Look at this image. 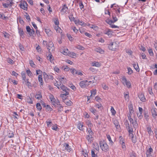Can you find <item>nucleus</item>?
Wrapping results in <instances>:
<instances>
[{"instance_id": "obj_59", "label": "nucleus", "mask_w": 157, "mask_h": 157, "mask_svg": "<svg viewBox=\"0 0 157 157\" xmlns=\"http://www.w3.org/2000/svg\"><path fill=\"white\" fill-rule=\"evenodd\" d=\"M82 154L85 157H86V156H87L88 154L86 151V152H85V151H82Z\"/></svg>"}, {"instance_id": "obj_17", "label": "nucleus", "mask_w": 157, "mask_h": 157, "mask_svg": "<svg viewBox=\"0 0 157 157\" xmlns=\"http://www.w3.org/2000/svg\"><path fill=\"white\" fill-rule=\"evenodd\" d=\"M153 151V149L151 147L149 148L148 150L146 152L147 157H149L150 156V155Z\"/></svg>"}, {"instance_id": "obj_36", "label": "nucleus", "mask_w": 157, "mask_h": 157, "mask_svg": "<svg viewBox=\"0 0 157 157\" xmlns=\"http://www.w3.org/2000/svg\"><path fill=\"white\" fill-rule=\"evenodd\" d=\"M60 96L62 98L63 101L66 100L67 98V96H65L63 94H60Z\"/></svg>"}, {"instance_id": "obj_43", "label": "nucleus", "mask_w": 157, "mask_h": 157, "mask_svg": "<svg viewBox=\"0 0 157 157\" xmlns=\"http://www.w3.org/2000/svg\"><path fill=\"white\" fill-rule=\"evenodd\" d=\"M79 4L80 8L82 10V9L84 8V6L82 4V1H79Z\"/></svg>"}, {"instance_id": "obj_3", "label": "nucleus", "mask_w": 157, "mask_h": 157, "mask_svg": "<svg viewBox=\"0 0 157 157\" xmlns=\"http://www.w3.org/2000/svg\"><path fill=\"white\" fill-rule=\"evenodd\" d=\"M119 46L117 42H111L109 46V49L112 51H115Z\"/></svg>"}, {"instance_id": "obj_24", "label": "nucleus", "mask_w": 157, "mask_h": 157, "mask_svg": "<svg viewBox=\"0 0 157 157\" xmlns=\"http://www.w3.org/2000/svg\"><path fill=\"white\" fill-rule=\"evenodd\" d=\"M20 7L23 9L25 10L27 8V3L25 2V3H24L23 4H21L20 5Z\"/></svg>"}, {"instance_id": "obj_57", "label": "nucleus", "mask_w": 157, "mask_h": 157, "mask_svg": "<svg viewBox=\"0 0 157 157\" xmlns=\"http://www.w3.org/2000/svg\"><path fill=\"white\" fill-rule=\"evenodd\" d=\"M91 155L92 157H95V156H97V155L95 154L94 150L91 151Z\"/></svg>"}, {"instance_id": "obj_19", "label": "nucleus", "mask_w": 157, "mask_h": 157, "mask_svg": "<svg viewBox=\"0 0 157 157\" xmlns=\"http://www.w3.org/2000/svg\"><path fill=\"white\" fill-rule=\"evenodd\" d=\"M128 108L129 109V113L130 114L132 113L133 112V108L132 105V104H130L128 106Z\"/></svg>"}, {"instance_id": "obj_2", "label": "nucleus", "mask_w": 157, "mask_h": 157, "mask_svg": "<svg viewBox=\"0 0 157 157\" xmlns=\"http://www.w3.org/2000/svg\"><path fill=\"white\" fill-rule=\"evenodd\" d=\"M87 131L88 132V135L86 136V138L89 142L91 143L92 142V139L93 138V136L94 133L90 128H89L88 129H87Z\"/></svg>"}, {"instance_id": "obj_14", "label": "nucleus", "mask_w": 157, "mask_h": 157, "mask_svg": "<svg viewBox=\"0 0 157 157\" xmlns=\"http://www.w3.org/2000/svg\"><path fill=\"white\" fill-rule=\"evenodd\" d=\"M113 122L116 128L117 129H119L120 126L119 125V123L116 120H114L113 121Z\"/></svg>"}, {"instance_id": "obj_44", "label": "nucleus", "mask_w": 157, "mask_h": 157, "mask_svg": "<svg viewBox=\"0 0 157 157\" xmlns=\"http://www.w3.org/2000/svg\"><path fill=\"white\" fill-rule=\"evenodd\" d=\"M111 111L113 115H114L116 113V111L115 110L114 108L112 107L111 108Z\"/></svg>"}, {"instance_id": "obj_8", "label": "nucleus", "mask_w": 157, "mask_h": 157, "mask_svg": "<svg viewBox=\"0 0 157 157\" xmlns=\"http://www.w3.org/2000/svg\"><path fill=\"white\" fill-rule=\"evenodd\" d=\"M64 147H65V148L66 150L68 152H70L72 150L71 148L70 147V146H69L68 144L67 143H65L63 145Z\"/></svg>"}, {"instance_id": "obj_42", "label": "nucleus", "mask_w": 157, "mask_h": 157, "mask_svg": "<svg viewBox=\"0 0 157 157\" xmlns=\"http://www.w3.org/2000/svg\"><path fill=\"white\" fill-rule=\"evenodd\" d=\"M50 97L52 103L56 101V100L52 95H51Z\"/></svg>"}, {"instance_id": "obj_25", "label": "nucleus", "mask_w": 157, "mask_h": 157, "mask_svg": "<svg viewBox=\"0 0 157 157\" xmlns=\"http://www.w3.org/2000/svg\"><path fill=\"white\" fill-rule=\"evenodd\" d=\"M64 102L67 106L71 105L72 103V102L70 100L68 101L65 100L64 101Z\"/></svg>"}, {"instance_id": "obj_53", "label": "nucleus", "mask_w": 157, "mask_h": 157, "mask_svg": "<svg viewBox=\"0 0 157 157\" xmlns=\"http://www.w3.org/2000/svg\"><path fill=\"white\" fill-rule=\"evenodd\" d=\"M132 142L133 143H135L136 141V138L134 136H132Z\"/></svg>"}, {"instance_id": "obj_38", "label": "nucleus", "mask_w": 157, "mask_h": 157, "mask_svg": "<svg viewBox=\"0 0 157 157\" xmlns=\"http://www.w3.org/2000/svg\"><path fill=\"white\" fill-rule=\"evenodd\" d=\"M106 136L107 137V138L108 139V140L110 142V143L111 144H112L113 142L111 140L110 136L109 135H107Z\"/></svg>"}, {"instance_id": "obj_63", "label": "nucleus", "mask_w": 157, "mask_h": 157, "mask_svg": "<svg viewBox=\"0 0 157 157\" xmlns=\"http://www.w3.org/2000/svg\"><path fill=\"white\" fill-rule=\"evenodd\" d=\"M102 87L105 90H107L108 89V87L105 85H102Z\"/></svg>"}, {"instance_id": "obj_13", "label": "nucleus", "mask_w": 157, "mask_h": 157, "mask_svg": "<svg viewBox=\"0 0 157 157\" xmlns=\"http://www.w3.org/2000/svg\"><path fill=\"white\" fill-rule=\"evenodd\" d=\"M129 121L132 124L134 127H136L138 126V123L137 121L136 120H135V123L134 122L132 118L129 119Z\"/></svg>"}, {"instance_id": "obj_34", "label": "nucleus", "mask_w": 157, "mask_h": 157, "mask_svg": "<svg viewBox=\"0 0 157 157\" xmlns=\"http://www.w3.org/2000/svg\"><path fill=\"white\" fill-rule=\"evenodd\" d=\"M36 107L38 110L40 111L42 109V107L39 103H37L36 104Z\"/></svg>"}, {"instance_id": "obj_64", "label": "nucleus", "mask_w": 157, "mask_h": 157, "mask_svg": "<svg viewBox=\"0 0 157 157\" xmlns=\"http://www.w3.org/2000/svg\"><path fill=\"white\" fill-rule=\"evenodd\" d=\"M130 157H136L135 153L133 152H132L131 154Z\"/></svg>"}, {"instance_id": "obj_49", "label": "nucleus", "mask_w": 157, "mask_h": 157, "mask_svg": "<svg viewBox=\"0 0 157 157\" xmlns=\"http://www.w3.org/2000/svg\"><path fill=\"white\" fill-rule=\"evenodd\" d=\"M126 52L130 55H132L133 52L131 50H127Z\"/></svg>"}, {"instance_id": "obj_45", "label": "nucleus", "mask_w": 157, "mask_h": 157, "mask_svg": "<svg viewBox=\"0 0 157 157\" xmlns=\"http://www.w3.org/2000/svg\"><path fill=\"white\" fill-rule=\"evenodd\" d=\"M26 73H27L28 75L30 77L33 76V74L32 72L29 70L26 71Z\"/></svg>"}, {"instance_id": "obj_33", "label": "nucleus", "mask_w": 157, "mask_h": 157, "mask_svg": "<svg viewBox=\"0 0 157 157\" xmlns=\"http://www.w3.org/2000/svg\"><path fill=\"white\" fill-rule=\"evenodd\" d=\"M127 93L125 94H124V98L126 100L128 101L129 100V93L128 92H127Z\"/></svg>"}, {"instance_id": "obj_5", "label": "nucleus", "mask_w": 157, "mask_h": 157, "mask_svg": "<svg viewBox=\"0 0 157 157\" xmlns=\"http://www.w3.org/2000/svg\"><path fill=\"white\" fill-rule=\"evenodd\" d=\"M87 80L82 81L79 83V84L82 88H85L89 85V84H87Z\"/></svg>"}, {"instance_id": "obj_51", "label": "nucleus", "mask_w": 157, "mask_h": 157, "mask_svg": "<svg viewBox=\"0 0 157 157\" xmlns=\"http://www.w3.org/2000/svg\"><path fill=\"white\" fill-rule=\"evenodd\" d=\"M148 52L151 56H153L154 55V53L153 52L152 50L151 49H150L148 50Z\"/></svg>"}, {"instance_id": "obj_41", "label": "nucleus", "mask_w": 157, "mask_h": 157, "mask_svg": "<svg viewBox=\"0 0 157 157\" xmlns=\"http://www.w3.org/2000/svg\"><path fill=\"white\" fill-rule=\"evenodd\" d=\"M25 16L26 18L28 20V21L29 22L30 21V16L28 13H26V15H25Z\"/></svg>"}, {"instance_id": "obj_9", "label": "nucleus", "mask_w": 157, "mask_h": 157, "mask_svg": "<svg viewBox=\"0 0 157 157\" xmlns=\"http://www.w3.org/2000/svg\"><path fill=\"white\" fill-rule=\"evenodd\" d=\"M61 90H62L63 91H70V89L67 87L64 86L63 84H62L61 86H60V88Z\"/></svg>"}, {"instance_id": "obj_62", "label": "nucleus", "mask_w": 157, "mask_h": 157, "mask_svg": "<svg viewBox=\"0 0 157 157\" xmlns=\"http://www.w3.org/2000/svg\"><path fill=\"white\" fill-rule=\"evenodd\" d=\"M72 29L75 33H77L78 32V30L76 29V28L75 27L72 28Z\"/></svg>"}, {"instance_id": "obj_18", "label": "nucleus", "mask_w": 157, "mask_h": 157, "mask_svg": "<svg viewBox=\"0 0 157 157\" xmlns=\"http://www.w3.org/2000/svg\"><path fill=\"white\" fill-rule=\"evenodd\" d=\"M83 125L81 123H79L78 124V128L80 130L82 131L84 128H83Z\"/></svg>"}, {"instance_id": "obj_54", "label": "nucleus", "mask_w": 157, "mask_h": 157, "mask_svg": "<svg viewBox=\"0 0 157 157\" xmlns=\"http://www.w3.org/2000/svg\"><path fill=\"white\" fill-rule=\"evenodd\" d=\"M63 54L66 55L67 54L69 53V51L67 49H65L64 51L63 52Z\"/></svg>"}, {"instance_id": "obj_15", "label": "nucleus", "mask_w": 157, "mask_h": 157, "mask_svg": "<svg viewBox=\"0 0 157 157\" xmlns=\"http://www.w3.org/2000/svg\"><path fill=\"white\" fill-rule=\"evenodd\" d=\"M59 80L61 83L63 82V83H66L67 82V80L66 78L64 77H62L61 76L59 77Z\"/></svg>"}, {"instance_id": "obj_46", "label": "nucleus", "mask_w": 157, "mask_h": 157, "mask_svg": "<svg viewBox=\"0 0 157 157\" xmlns=\"http://www.w3.org/2000/svg\"><path fill=\"white\" fill-rule=\"evenodd\" d=\"M21 75L23 78V79L24 80H25L26 79V75L24 72H22L21 73Z\"/></svg>"}, {"instance_id": "obj_29", "label": "nucleus", "mask_w": 157, "mask_h": 157, "mask_svg": "<svg viewBox=\"0 0 157 157\" xmlns=\"http://www.w3.org/2000/svg\"><path fill=\"white\" fill-rule=\"evenodd\" d=\"M86 124L88 125V127L89 128H91L93 126L92 124L91 123V122L89 121L88 120L86 122Z\"/></svg>"}, {"instance_id": "obj_16", "label": "nucleus", "mask_w": 157, "mask_h": 157, "mask_svg": "<svg viewBox=\"0 0 157 157\" xmlns=\"http://www.w3.org/2000/svg\"><path fill=\"white\" fill-rule=\"evenodd\" d=\"M139 97L140 100L143 101H144L145 100V98L144 95L143 94H141L139 95Z\"/></svg>"}, {"instance_id": "obj_48", "label": "nucleus", "mask_w": 157, "mask_h": 157, "mask_svg": "<svg viewBox=\"0 0 157 157\" xmlns=\"http://www.w3.org/2000/svg\"><path fill=\"white\" fill-rule=\"evenodd\" d=\"M128 73L129 75H131L133 73V71L132 70L131 68L129 67L128 68Z\"/></svg>"}, {"instance_id": "obj_1", "label": "nucleus", "mask_w": 157, "mask_h": 157, "mask_svg": "<svg viewBox=\"0 0 157 157\" xmlns=\"http://www.w3.org/2000/svg\"><path fill=\"white\" fill-rule=\"evenodd\" d=\"M101 149L105 152H107L109 150V146L104 141H101L99 143Z\"/></svg>"}, {"instance_id": "obj_20", "label": "nucleus", "mask_w": 157, "mask_h": 157, "mask_svg": "<svg viewBox=\"0 0 157 157\" xmlns=\"http://www.w3.org/2000/svg\"><path fill=\"white\" fill-rule=\"evenodd\" d=\"M45 32L48 36H50L52 34V32L51 30L48 29H45Z\"/></svg>"}, {"instance_id": "obj_27", "label": "nucleus", "mask_w": 157, "mask_h": 157, "mask_svg": "<svg viewBox=\"0 0 157 157\" xmlns=\"http://www.w3.org/2000/svg\"><path fill=\"white\" fill-rule=\"evenodd\" d=\"M55 29L56 30V32L57 33H62V30L58 26H56V27L55 28Z\"/></svg>"}, {"instance_id": "obj_28", "label": "nucleus", "mask_w": 157, "mask_h": 157, "mask_svg": "<svg viewBox=\"0 0 157 157\" xmlns=\"http://www.w3.org/2000/svg\"><path fill=\"white\" fill-rule=\"evenodd\" d=\"M38 80L39 82H40V84L42 85L43 83V79L42 78V76L41 75H39L38 76Z\"/></svg>"}, {"instance_id": "obj_58", "label": "nucleus", "mask_w": 157, "mask_h": 157, "mask_svg": "<svg viewBox=\"0 0 157 157\" xmlns=\"http://www.w3.org/2000/svg\"><path fill=\"white\" fill-rule=\"evenodd\" d=\"M12 75L15 77H17L18 75V74L14 71H13L12 72Z\"/></svg>"}, {"instance_id": "obj_30", "label": "nucleus", "mask_w": 157, "mask_h": 157, "mask_svg": "<svg viewBox=\"0 0 157 157\" xmlns=\"http://www.w3.org/2000/svg\"><path fill=\"white\" fill-rule=\"evenodd\" d=\"M133 65L134 69L136 70V71L137 72H139L140 71V69L138 65H136L135 64H133Z\"/></svg>"}, {"instance_id": "obj_4", "label": "nucleus", "mask_w": 157, "mask_h": 157, "mask_svg": "<svg viewBox=\"0 0 157 157\" xmlns=\"http://www.w3.org/2000/svg\"><path fill=\"white\" fill-rule=\"evenodd\" d=\"M48 49V50L49 52L51 51H52L54 49V46L53 43L52 42H49L47 45Z\"/></svg>"}, {"instance_id": "obj_56", "label": "nucleus", "mask_w": 157, "mask_h": 157, "mask_svg": "<svg viewBox=\"0 0 157 157\" xmlns=\"http://www.w3.org/2000/svg\"><path fill=\"white\" fill-rule=\"evenodd\" d=\"M91 95H95L96 93V90H94L91 91Z\"/></svg>"}, {"instance_id": "obj_23", "label": "nucleus", "mask_w": 157, "mask_h": 157, "mask_svg": "<svg viewBox=\"0 0 157 157\" xmlns=\"http://www.w3.org/2000/svg\"><path fill=\"white\" fill-rule=\"evenodd\" d=\"M92 64V66L96 67H99L101 65L100 63L98 62H94Z\"/></svg>"}, {"instance_id": "obj_26", "label": "nucleus", "mask_w": 157, "mask_h": 157, "mask_svg": "<svg viewBox=\"0 0 157 157\" xmlns=\"http://www.w3.org/2000/svg\"><path fill=\"white\" fill-rule=\"evenodd\" d=\"M47 59L48 60H50L51 63H52L54 59L52 55L50 54H49L48 55V56L47 57Z\"/></svg>"}, {"instance_id": "obj_37", "label": "nucleus", "mask_w": 157, "mask_h": 157, "mask_svg": "<svg viewBox=\"0 0 157 157\" xmlns=\"http://www.w3.org/2000/svg\"><path fill=\"white\" fill-rule=\"evenodd\" d=\"M71 72L72 74H73L74 75H75L77 73V71L75 69H71Z\"/></svg>"}, {"instance_id": "obj_22", "label": "nucleus", "mask_w": 157, "mask_h": 157, "mask_svg": "<svg viewBox=\"0 0 157 157\" xmlns=\"http://www.w3.org/2000/svg\"><path fill=\"white\" fill-rule=\"evenodd\" d=\"M95 51L97 52H99L101 54H102L104 52V51L102 50L100 48H96L95 49Z\"/></svg>"}, {"instance_id": "obj_12", "label": "nucleus", "mask_w": 157, "mask_h": 157, "mask_svg": "<svg viewBox=\"0 0 157 157\" xmlns=\"http://www.w3.org/2000/svg\"><path fill=\"white\" fill-rule=\"evenodd\" d=\"M12 2H10V3H2V6L4 7V8H8L11 7L12 6Z\"/></svg>"}, {"instance_id": "obj_7", "label": "nucleus", "mask_w": 157, "mask_h": 157, "mask_svg": "<svg viewBox=\"0 0 157 157\" xmlns=\"http://www.w3.org/2000/svg\"><path fill=\"white\" fill-rule=\"evenodd\" d=\"M106 22L108 24H109L111 25V27L112 28L117 29H118L119 28L118 26L112 24L114 22H113V21L112 20L108 19L106 21Z\"/></svg>"}, {"instance_id": "obj_21", "label": "nucleus", "mask_w": 157, "mask_h": 157, "mask_svg": "<svg viewBox=\"0 0 157 157\" xmlns=\"http://www.w3.org/2000/svg\"><path fill=\"white\" fill-rule=\"evenodd\" d=\"M35 97L37 99H40L42 98V95L41 93L40 92H38L37 93V94L35 95Z\"/></svg>"}, {"instance_id": "obj_61", "label": "nucleus", "mask_w": 157, "mask_h": 157, "mask_svg": "<svg viewBox=\"0 0 157 157\" xmlns=\"http://www.w3.org/2000/svg\"><path fill=\"white\" fill-rule=\"evenodd\" d=\"M148 91L149 92V94H153V92L152 91V89L151 88H148Z\"/></svg>"}, {"instance_id": "obj_6", "label": "nucleus", "mask_w": 157, "mask_h": 157, "mask_svg": "<svg viewBox=\"0 0 157 157\" xmlns=\"http://www.w3.org/2000/svg\"><path fill=\"white\" fill-rule=\"evenodd\" d=\"M26 29L29 34L31 36L33 35L35 32L33 29V28L32 29H31L29 26L26 27Z\"/></svg>"}, {"instance_id": "obj_60", "label": "nucleus", "mask_w": 157, "mask_h": 157, "mask_svg": "<svg viewBox=\"0 0 157 157\" xmlns=\"http://www.w3.org/2000/svg\"><path fill=\"white\" fill-rule=\"evenodd\" d=\"M13 133H9V134L8 135V137L9 138H12L13 136Z\"/></svg>"}, {"instance_id": "obj_47", "label": "nucleus", "mask_w": 157, "mask_h": 157, "mask_svg": "<svg viewBox=\"0 0 157 157\" xmlns=\"http://www.w3.org/2000/svg\"><path fill=\"white\" fill-rule=\"evenodd\" d=\"M78 49H79V50H83L84 49V47H83V46H81V45H78L77 47H76Z\"/></svg>"}, {"instance_id": "obj_11", "label": "nucleus", "mask_w": 157, "mask_h": 157, "mask_svg": "<svg viewBox=\"0 0 157 157\" xmlns=\"http://www.w3.org/2000/svg\"><path fill=\"white\" fill-rule=\"evenodd\" d=\"M18 32L20 34V36L22 38L24 37V32L22 29L21 28H18Z\"/></svg>"}, {"instance_id": "obj_32", "label": "nucleus", "mask_w": 157, "mask_h": 157, "mask_svg": "<svg viewBox=\"0 0 157 157\" xmlns=\"http://www.w3.org/2000/svg\"><path fill=\"white\" fill-rule=\"evenodd\" d=\"M151 113L153 116V117L154 118H156V117L157 116V114L156 111L155 109H153L151 110Z\"/></svg>"}, {"instance_id": "obj_55", "label": "nucleus", "mask_w": 157, "mask_h": 157, "mask_svg": "<svg viewBox=\"0 0 157 157\" xmlns=\"http://www.w3.org/2000/svg\"><path fill=\"white\" fill-rule=\"evenodd\" d=\"M79 25H81L83 26H85L86 25V24L84 22L82 21H80L79 23Z\"/></svg>"}, {"instance_id": "obj_40", "label": "nucleus", "mask_w": 157, "mask_h": 157, "mask_svg": "<svg viewBox=\"0 0 157 157\" xmlns=\"http://www.w3.org/2000/svg\"><path fill=\"white\" fill-rule=\"evenodd\" d=\"M125 124L126 125V126L127 128H128V129H129L130 128V125L128 123V121L127 120H126L125 121V122H124Z\"/></svg>"}, {"instance_id": "obj_39", "label": "nucleus", "mask_w": 157, "mask_h": 157, "mask_svg": "<svg viewBox=\"0 0 157 157\" xmlns=\"http://www.w3.org/2000/svg\"><path fill=\"white\" fill-rule=\"evenodd\" d=\"M125 85L128 88H130L131 87L130 82L129 81H127L125 83Z\"/></svg>"}, {"instance_id": "obj_52", "label": "nucleus", "mask_w": 157, "mask_h": 157, "mask_svg": "<svg viewBox=\"0 0 157 157\" xmlns=\"http://www.w3.org/2000/svg\"><path fill=\"white\" fill-rule=\"evenodd\" d=\"M67 37L70 40L72 41L73 40V38L70 35L67 34Z\"/></svg>"}, {"instance_id": "obj_31", "label": "nucleus", "mask_w": 157, "mask_h": 157, "mask_svg": "<svg viewBox=\"0 0 157 157\" xmlns=\"http://www.w3.org/2000/svg\"><path fill=\"white\" fill-rule=\"evenodd\" d=\"M122 83L125 85V83L127 82L128 81L126 78L124 76H123L122 78Z\"/></svg>"}, {"instance_id": "obj_50", "label": "nucleus", "mask_w": 157, "mask_h": 157, "mask_svg": "<svg viewBox=\"0 0 157 157\" xmlns=\"http://www.w3.org/2000/svg\"><path fill=\"white\" fill-rule=\"evenodd\" d=\"M112 17L113 20V22H115L117 21V17L115 16L114 15H112Z\"/></svg>"}, {"instance_id": "obj_10", "label": "nucleus", "mask_w": 157, "mask_h": 157, "mask_svg": "<svg viewBox=\"0 0 157 157\" xmlns=\"http://www.w3.org/2000/svg\"><path fill=\"white\" fill-rule=\"evenodd\" d=\"M68 9V8L66 5L65 4L63 6L62 9L60 11L61 12L65 13L67 11Z\"/></svg>"}, {"instance_id": "obj_35", "label": "nucleus", "mask_w": 157, "mask_h": 157, "mask_svg": "<svg viewBox=\"0 0 157 157\" xmlns=\"http://www.w3.org/2000/svg\"><path fill=\"white\" fill-rule=\"evenodd\" d=\"M147 132L150 135H151L153 133V131L151 130V128L149 127H147Z\"/></svg>"}]
</instances>
